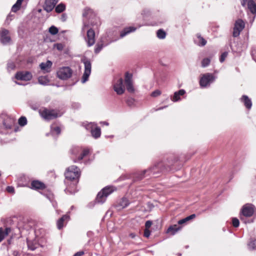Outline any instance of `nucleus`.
Segmentation results:
<instances>
[{"mask_svg": "<svg viewBox=\"0 0 256 256\" xmlns=\"http://www.w3.org/2000/svg\"><path fill=\"white\" fill-rule=\"evenodd\" d=\"M114 190L112 187H106L104 188L97 195L96 200L98 202L102 204L104 203L107 198L110 194Z\"/></svg>", "mask_w": 256, "mask_h": 256, "instance_id": "20e7f679", "label": "nucleus"}, {"mask_svg": "<svg viewBox=\"0 0 256 256\" xmlns=\"http://www.w3.org/2000/svg\"><path fill=\"white\" fill-rule=\"evenodd\" d=\"M186 222V220L185 218H183L182 220H180L178 222V224H184Z\"/></svg>", "mask_w": 256, "mask_h": 256, "instance_id": "8fccbe9b", "label": "nucleus"}, {"mask_svg": "<svg viewBox=\"0 0 256 256\" xmlns=\"http://www.w3.org/2000/svg\"><path fill=\"white\" fill-rule=\"evenodd\" d=\"M60 131H61L60 128L58 126H56L54 128L51 126L50 132H51L52 135H54L55 134H59L60 133Z\"/></svg>", "mask_w": 256, "mask_h": 256, "instance_id": "473e14b6", "label": "nucleus"}, {"mask_svg": "<svg viewBox=\"0 0 256 256\" xmlns=\"http://www.w3.org/2000/svg\"><path fill=\"white\" fill-rule=\"evenodd\" d=\"M125 84L128 91L133 92L134 90L132 84V74L128 72L125 74Z\"/></svg>", "mask_w": 256, "mask_h": 256, "instance_id": "ddd939ff", "label": "nucleus"}, {"mask_svg": "<svg viewBox=\"0 0 256 256\" xmlns=\"http://www.w3.org/2000/svg\"><path fill=\"white\" fill-rule=\"evenodd\" d=\"M240 219H241V220H242L243 218H242V216H241Z\"/></svg>", "mask_w": 256, "mask_h": 256, "instance_id": "052dcab7", "label": "nucleus"}, {"mask_svg": "<svg viewBox=\"0 0 256 256\" xmlns=\"http://www.w3.org/2000/svg\"><path fill=\"white\" fill-rule=\"evenodd\" d=\"M58 0H46L44 8L47 12H51L54 8Z\"/></svg>", "mask_w": 256, "mask_h": 256, "instance_id": "4468645a", "label": "nucleus"}, {"mask_svg": "<svg viewBox=\"0 0 256 256\" xmlns=\"http://www.w3.org/2000/svg\"><path fill=\"white\" fill-rule=\"evenodd\" d=\"M228 53L227 52H223L220 58V60L221 62H222L225 60L226 58L228 56Z\"/></svg>", "mask_w": 256, "mask_h": 256, "instance_id": "58836bf2", "label": "nucleus"}, {"mask_svg": "<svg viewBox=\"0 0 256 256\" xmlns=\"http://www.w3.org/2000/svg\"><path fill=\"white\" fill-rule=\"evenodd\" d=\"M66 9V6L64 4H58L55 8L56 12L58 13H60L64 12Z\"/></svg>", "mask_w": 256, "mask_h": 256, "instance_id": "c756f323", "label": "nucleus"}, {"mask_svg": "<svg viewBox=\"0 0 256 256\" xmlns=\"http://www.w3.org/2000/svg\"><path fill=\"white\" fill-rule=\"evenodd\" d=\"M130 236H131L132 238H134V236H134V234H130Z\"/></svg>", "mask_w": 256, "mask_h": 256, "instance_id": "13d9d810", "label": "nucleus"}, {"mask_svg": "<svg viewBox=\"0 0 256 256\" xmlns=\"http://www.w3.org/2000/svg\"><path fill=\"white\" fill-rule=\"evenodd\" d=\"M160 94H161V92L160 90H156L152 93V96L154 97H156V96H160Z\"/></svg>", "mask_w": 256, "mask_h": 256, "instance_id": "37998d69", "label": "nucleus"}, {"mask_svg": "<svg viewBox=\"0 0 256 256\" xmlns=\"http://www.w3.org/2000/svg\"><path fill=\"white\" fill-rule=\"evenodd\" d=\"M90 152V150L88 148H84L82 152V153L80 154V155L78 157L76 158H74V162H78L82 160L84 157L86 156Z\"/></svg>", "mask_w": 256, "mask_h": 256, "instance_id": "4be33fe9", "label": "nucleus"}, {"mask_svg": "<svg viewBox=\"0 0 256 256\" xmlns=\"http://www.w3.org/2000/svg\"><path fill=\"white\" fill-rule=\"evenodd\" d=\"M101 124H104L106 126H108V123L106 122H100Z\"/></svg>", "mask_w": 256, "mask_h": 256, "instance_id": "6e6d98bb", "label": "nucleus"}, {"mask_svg": "<svg viewBox=\"0 0 256 256\" xmlns=\"http://www.w3.org/2000/svg\"><path fill=\"white\" fill-rule=\"evenodd\" d=\"M180 229V227H178L177 225L174 224L170 226L168 230V233H170L172 235H174Z\"/></svg>", "mask_w": 256, "mask_h": 256, "instance_id": "a878e982", "label": "nucleus"}, {"mask_svg": "<svg viewBox=\"0 0 256 256\" xmlns=\"http://www.w3.org/2000/svg\"><path fill=\"white\" fill-rule=\"evenodd\" d=\"M157 36L160 39H164L165 38L166 33L162 30H159L157 32Z\"/></svg>", "mask_w": 256, "mask_h": 256, "instance_id": "72a5a7b5", "label": "nucleus"}, {"mask_svg": "<svg viewBox=\"0 0 256 256\" xmlns=\"http://www.w3.org/2000/svg\"><path fill=\"white\" fill-rule=\"evenodd\" d=\"M129 204L128 200L127 198H122L116 206L118 210H120L128 206Z\"/></svg>", "mask_w": 256, "mask_h": 256, "instance_id": "a211bd4d", "label": "nucleus"}, {"mask_svg": "<svg viewBox=\"0 0 256 256\" xmlns=\"http://www.w3.org/2000/svg\"><path fill=\"white\" fill-rule=\"evenodd\" d=\"M114 90L118 95L124 94L125 90L122 78H118L114 81L113 84Z\"/></svg>", "mask_w": 256, "mask_h": 256, "instance_id": "6e6552de", "label": "nucleus"}, {"mask_svg": "<svg viewBox=\"0 0 256 256\" xmlns=\"http://www.w3.org/2000/svg\"><path fill=\"white\" fill-rule=\"evenodd\" d=\"M27 123V120L26 117L22 116L18 120V124L20 126H24Z\"/></svg>", "mask_w": 256, "mask_h": 256, "instance_id": "f704fd0d", "label": "nucleus"}, {"mask_svg": "<svg viewBox=\"0 0 256 256\" xmlns=\"http://www.w3.org/2000/svg\"><path fill=\"white\" fill-rule=\"evenodd\" d=\"M232 225L234 227L237 228L239 226V220L237 218H233L232 220Z\"/></svg>", "mask_w": 256, "mask_h": 256, "instance_id": "4c0bfd02", "label": "nucleus"}, {"mask_svg": "<svg viewBox=\"0 0 256 256\" xmlns=\"http://www.w3.org/2000/svg\"><path fill=\"white\" fill-rule=\"evenodd\" d=\"M254 213V207L252 204H246L242 209V216L246 217H250Z\"/></svg>", "mask_w": 256, "mask_h": 256, "instance_id": "9d476101", "label": "nucleus"}, {"mask_svg": "<svg viewBox=\"0 0 256 256\" xmlns=\"http://www.w3.org/2000/svg\"><path fill=\"white\" fill-rule=\"evenodd\" d=\"M165 169L166 170H168L167 168L164 166L162 163L160 162L157 164H155L152 168H150L148 170H144L140 174H138V176L136 177V178L137 180H140L145 176L144 174L146 173H148V175L152 174H154L155 173L158 172L160 171H162Z\"/></svg>", "mask_w": 256, "mask_h": 256, "instance_id": "f03ea898", "label": "nucleus"}, {"mask_svg": "<svg viewBox=\"0 0 256 256\" xmlns=\"http://www.w3.org/2000/svg\"><path fill=\"white\" fill-rule=\"evenodd\" d=\"M58 32V29L54 26H52L49 28V32L53 35L56 34Z\"/></svg>", "mask_w": 256, "mask_h": 256, "instance_id": "e433bc0d", "label": "nucleus"}, {"mask_svg": "<svg viewBox=\"0 0 256 256\" xmlns=\"http://www.w3.org/2000/svg\"><path fill=\"white\" fill-rule=\"evenodd\" d=\"M152 224V222L150 220H148L146 222L145 226L146 229H148Z\"/></svg>", "mask_w": 256, "mask_h": 256, "instance_id": "49530a36", "label": "nucleus"}, {"mask_svg": "<svg viewBox=\"0 0 256 256\" xmlns=\"http://www.w3.org/2000/svg\"><path fill=\"white\" fill-rule=\"evenodd\" d=\"M246 0H242L241 4L242 6H245Z\"/></svg>", "mask_w": 256, "mask_h": 256, "instance_id": "5fc2aeb1", "label": "nucleus"}, {"mask_svg": "<svg viewBox=\"0 0 256 256\" xmlns=\"http://www.w3.org/2000/svg\"><path fill=\"white\" fill-rule=\"evenodd\" d=\"M210 60L208 58H205L202 61V66L203 68L207 66L210 63Z\"/></svg>", "mask_w": 256, "mask_h": 256, "instance_id": "c9c22d12", "label": "nucleus"}, {"mask_svg": "<svg viewBox=\"0 0 256 256\" xmlns=\"http://www.w3.org/2000/svg\"><path fill=\"white\" fill-rule=\"evenodd\" d=\"M38 80L39 84L42 85H46L48 84L49 82L48 79L45 76L40 77Z\"/></svg>", "mask_w": 256, "mask_h": 256, "instance_id": "2f4dec72", "label": "nucleus"}, {"mask_svg": "<svg viewBox=\"0 0 256 256\" xmlns=\"http://www.w3.org/2000/svg\"><path fill=\"white\" fill-rule=\"evenodd\" d=\"M72 71L69 67H63L59 69L57 72L58 77L62 80H67L70 78Z\"/></svg>", "mask_w": 256, "mask_h": 256, "instance_id": "423d86ee", "label": "nucleus"}, {"mask_svg": "<svg viewBox=\"0 0 256 256\" xmlns=\"http://www.w3.org/2000/svg\"><path fill=\"white\" fill-rule=\"evenodd\" d=\"M15 78L18 80L28 81L32 79V75L28 72H19L16 73Z\"/></svg>", "mask_w": 256, "mask_h": 256, "instance_id": "f8f14e48", "label": "nucleus"}, {"mask_svg": "<svg viewBox=\"0 0 256 256\" xmlns=\"http://www.w3.org/2000/svg\"><path fill=\"white\" fill-rule=\"evenodd\" d=\"M88 28V24H86V23H84V26L82 28V31L84 32L86 30V28Z\"/></svg>", "mask_w": 256, "mask_h": 256, "instance_id": "3c124183", "label": "nucleus"}, {"mask_svg": "<svg viewBox=\"0 0 256 256\" xmlns=\"http://www.w3.org/2000/svg\"><path fill=\"white\" fill-rule=\"evenodd\" d=\"M10 231L11 230L10 228H6L5 229L0 228V242L8 234Z\"/></svg>", "mask_w": 256, "mask_h": 256, "instance_id": "aec40b11", "label": "nucleus"}, {"mask_svg": "<svg viewBox=\"0 0 256 256\" xmlns=\"http://www.w3.org/2000/svg\"><path fill=\"white\" fill-rule=\"evenodd\" d=\"M103 47V45L102 44H98L96 45V48L94 51L96 53H98L100 50L102 49Z\"/></svg>", "mask_w": 256, "mask_h": 256, "instance_id": "ea45409f", "label": "nucleus"}, {"mask_svg": "<svg viewBox=\"0 0 256 256\" xmlns=\"http://www.w3.org/2000/svg\"><path fill=\"white\" fill-rule=\"evenodd\" d=\"M22 2L19 1V0H17L16 3L12 6V10L13 12H16L18 11L20 8Z\"/></svg>", "mask_w": 256, "mask_h": 256, "instance_id": "7c9ffc66", "label": "nucleus"}, {"mask_svg": "<svg viewBox=\"0 0 256 256\" xmlns=\"http://www.w3.org/2000/svg\"><path fill=\"white\" fill-rule=\"evenodd\" d=\"M82 61L84 66V72L82 78V82L84 83L88 80L90 74L92 64L90 60L86 58L82 59Z\"/></svg>", "mask_w": 256, "mask_h": 256, "instance_id": "39448f33", "label": "nucleus"}, {"mask_svg": "<svg viewBox=\"0 0 256 256\" xmlns=\"http://www.w3.org/2000/svg\"><path fill=\"white\" fill-rule=\"evenodd\" d=\"M24 0H19V1L21 2H22Z\"/></svg>", "mask_w": 256, "mask_h": 256, "instance_id": "680f3d73", "label": "nucleus"}, {"mask_svg": "<svg viewBox=\"0 0 256 256\" xmlns=\"http://www.w3.org/2000/svg\"><path fill=\"white\" fill-rule=\"evenodd\" d=\"M95 33L94 30L92 28L89 29L87 31V38L86 42L88 43V45L89 46H92L95 42Z\"/></svg>", "mask_w": 256, "mask_h": 256, "instance_id": "2eb2a0df", "label": "nucleus"}, {"mask_svg": "<svg viewBox=\"0 0 256 256\" xmlns=\"http://www.w3.org/2000/svg\"><path fill=\"white\" fill-rule=\"evenodd\" d=\"M6 190L8 192L14 193V188L12 186H8L6 188Z\"/></svg>", "mask_w": 256, "mask_h": 256, "instance_id": "a18cd8bd", "label": "nucleus"}, {"mask_svg": "<svg viewBox=\"0 0 256 256\" xmlns=\"http://www.w3.org/2000/svg\"><path fill=\"white\" fill-rule=\"evenodd\" d=\"M248 8L252 14H256V3L253 0L248 1Z\"/></svg>", "mask_w": 256, "mask_h": 256, "instance_id": "412c9836", "label": "nucleus"}, {"mask_svg": "<svg viewBox=\"0 0 256 256\" xmlns=\"http://www.w3.org/2000/svg\"><path fill=\"white\" fill-rule=\"evenodd\" d=\"M215 78H216L212 74H204L200 80V84L202 87H206L213 82Z\"/></svg>", "mask_w": 256, "mask_h": 256, "instance_id": "0eeeda50", "label": "nucleus"}, {"mask_svg": "<svg viewBox=\"0 0 256 256\" xmlns=\"http://www.w3.org/2000/svg\"><path fill=\"white\" fill-rule=\"evenodd\" d=\"M196 216L195 214H191V215L185 218H184L187 222L191 220L194 219V218H196Z\"/></svg>", "mask_w": 256, "mask_h": 256, "instance_id": "c03bdc74", "label": "nucleus"}, {"mask_svg": "<svg viewBox=\"0 0 256 256\" xmlns=\"http://www.w3.org/2000/svg\"><path fill=\"white\" fill-rule=\"evenodd\" d=\"M15 68V64L12 62H10L8 64V70H14Z\"/></svg>", "mask_w": 256, "mask_h": 256, "instance_id": "79ce46f5", "label": "nucleus"}, {"mask_svg": "<svg viewBox=\"0 0 256 256\" xmlns=\"http://www.w3.org/2000/svg\"><path fill=\"white\" fill-rule=\"evenodd\" d=\"M44 188V184L38 180H34L31 183L30 188L32 189L42 190Z\"/></svg>", "mask_w": 256, "mask_h": 256, "instance_id": "f3484780", "label": "nucleus"}, {"mask_svg": "<svg viewBox=\"0 0 256 256\" xmlns=\"http://www.w3.org/2000/svg\"><path fill=\"white\" fill-rule=\"evenodd\" d=\"M61 20L62 21V22H64L66 21V16L65 14H63L62 16H61V18H60Z\"/></svg>", "mask_w": 256, "mask_h": 256, "instance_id": "603ef678", "label": "nucleus"}, {"mask_svg": "<svg viewBox=\"0 0 256 256\" xmlns=\"http://www.w3.org/2000/svg\"><path fill=\"white\" fill-rule=\"evenodd\" d=\"M66 178L70 180H74L78 178L80 176V172L78 168L75 166H72L68 168L65 172Z\"/></svg>", "mask_w": 256, "mask_h": 256, "instance_id": "7ed1b4c3", "label": "nucleus"}, {"mask_svg": "<svg viewBox=\"0 0 256 256\" xmlns=\"http://www.w3.org/2000/svg\"><path fill=\"white\" fill-rule=\"evenodd\" d=\"M52 62L50 60H47L46 62H42L40 64V66L44 72H48L50 71L52 66Z\"/></svg>", "mask_w": 256, "mask_h": 256, "instance_id": "dca6fc26", "label": "nucleus"}, {"mask_svg": "<svg viewBox=\"0 0 256 256\" xmlns=\"http://www.w3.org/2000/svg\"><path fill=\"white\" fill-rule=\"evenodd\" d=\"M0 40L3 44H10V38L9 36V31L6 29H2L0 31Z\"/></svg>", "mask_w": 256, "mask_h": 256, "instance_id": "9b49d317", "label": "nucleus"}, {"mask_svg": "<svg viewBox=\"0 0 256 256\" xmlns=\"http://www.w3.org/2000/svg\"><path fill=\"white\" fill-rule=\"evenodd\" d=\"M41 116L46 120H50L60 116L62 113L56 110L44 108L40 110Z\"/></svg>", "mask_w": 256, "mask_h": 256, "instance_id": "f257e3e1", "label": "nucleus"}, {"mask_svg": "<svg viewBox=\"0 0 256 256\" xmlns=\"http://www.w3.org/2000/svg\"><path fill=\"white\" fill-rule=\"evenodd\" d=\"M16 83L17 84H18V85H22V84L20 82H16Z\"/></svg>", "mask_w": 256, "mask_h": 256, "instance_id": "bf43d9fd", "label": "nucleus"}, {"mask_svg": "<svg viewBox=\"0 0 256 256\" xmlns=\"http://www.w3.org/2000/svg\"><path fill=\"white\" fill-rule=\"evenodd\" d=\"M84 254V252L82 251L78 252L76 253L74 256H82Z\"/></svg>", "mask_w": 256, "mask_h": 256, "instance_id": "09e8293b", "label": "nucleus"}, {"mask_svg": "<svg viewBox=\"0 0 256 256\" xmlns=\"http://www.w3.org/2000/svg\"><path fill=\"white\" fill-rule=\"evenodd\" d=\"M80 149L78 148H75L72 150L71 152L72 154L76 156L80 152Z\"/></svg>", "mask_w": 256, "mask_h": 256, "instance_id": "a19ab883", "label": "nucleus"}, {"mask_svg": "<svg viewBox=\"0 0 256 256\" xmlns=\"http://www.w3.org/2000/svg\"><path fill=\"white\" fill-rule=\"evenodd\" d=\"M56 48H57L58 50H62V44H56Z\"/></svg>", "mask_w": 256, "mask_h": 256, "instance_id": "864d4df0", "label": "nucleus"}, {"mask_svg": "<svg viewBox=\"0 0 256 256\" xmlns=\"http://www.w3.org/2000/svg\"><path fill=\"white\" fill-rule=\"evenodd\" d=\"M68 218V216L66 215L63 216L57 222V226L58 229L62 228L63 226V222L64 220Z\"/></svg>", "mask_w": 256, "mask_h": 256, "instance_id": "bb28decb", "label": "nucleus"}, {"mask_svg": "<svg viewBox=\"0 0 256 256\" xmlns=\"http://www.w3.org/2000/svg\"><path fill=\"white\" fill-rule=\"evenodd\" d=\"M240 100L243 102L245 106L248 109H250L252 106V101L250 98L247 96L244 95L240 98Z\"/></svg>", "mask_w": 256, "mask_h": 256, "instance_id": "6ab92c4d", "label": "nucleus"}, {"mask_svg": "<svg viewBox=\"0 0 256 256\" xmlns=\"http://www.w3.org/2000/svg\"><path fill=\"white\" fill-rule=\"evenodd\" d=\"M185 94V91L184 90H180L178 92H174L172 100L174 102H177L180 99V96H182Z\"/></svg>", "mask_w": 256, "mask_h": 256, "instance_id": "b1692460", "label": "nucleus"}, {"mask_svg": "<svg viewBox=\"0 0 256 256\" xmlns=\"http://www.w3.org/2000/svg\"><path fill=\"white\" fill-rule=\"evenodd\" d=\"M248 246L250 250H256V239H251L248 243Z\"/></svg>", "mask_w": 256, "mask_h": 256, "instance_id": "c85d7f7f", "label": "nucleus"}, {"mask_svg": "<svg viewBox=\"0 0 256 256\" xmlns=\"http://www.w3.org/2000/svg\"><path fill=\"white\" fill-rule=\"evenodd\" d=\"M196 36L198 40V44L199 46H204L206 44V40L204 39L202 36H201L200 34H197Z\"/></svg>", "mask_w": 256, "mask_h": 256, "instance_id": "cd10ccee", "label": "nucleus"}, {"mask_svg": "<svg viewBox=\"0 0 256 256\" xmlns=\"http://www.w3.org/2000/svg\"><path fill=\"white\" fill-rule=\"evenodd\" d=\"M244 26L245 24L244 22L241 19L238 20L236 22L234 26V28L233 36L234 37L238 36L240 35V32H242L244 28Z\"/></svg>", "mask_w": 256, "mask_h": 256, "instance_id": "1a4fd4ad", "label": "nucleus"}, {"mask_svg": "<svg viewBox=\"0 0 256 256\" xmlns=\"http://www.w3.org/2000/svg\"><path fill=\"white\" fill-rule=\"evenodd\" d=\"M144 236L146 238H148L150 236V231L148 230V229H145Z\"/></svg>", "mask_w": 256, "mask_h": 256, "instance_id": "de8ad7c7", "label": "nucleus"}, {"mask_svg": "<svg viewBox=\"0 0 256 256\" xmlns=\"http://www.w3.org/2000/svg\"><path fill=\"white\" fill-rule=\"evenodd\" d=\"M91 134L92 136L95 138L100 137L101 134L100 128L99 127H96L94 129L91 130Z\"/></svg>", "mask_w": 256, "mask_h": 256, "instance_id": "393cba45", "label": "nucleus"}, {"mask_svg": "<svg viewBox=\"0 0 256 256\" xmlns=\"http://www.w3.org/2000/svg\"><path fill=\"white\" fill-rule=\"evenodd\" d=\"M136 28L134 26H129L126 28L120 33V36L121 38H123L126 36L127 34L135 31Z\"/></svg>", "mask_w": 256, "mask_h": 256, "instance_id": "5701e85b", "label": "nucleus"}, {"mask_svg": "<svg viewBox=\"0 0 256 256\" xmlns=\"http://www.w3.org/2000/svg\"><path fill=\"white\" fill-rule=\"evenodd\" d=\"M96 124L94 123H90L88 126H90V128H92L93 126H95Z\"/></svg>", "mask_w": 256, "mask_h": 256, "instance_id": "4d7b16f0", "label": "nucleus"}]
</instances>
